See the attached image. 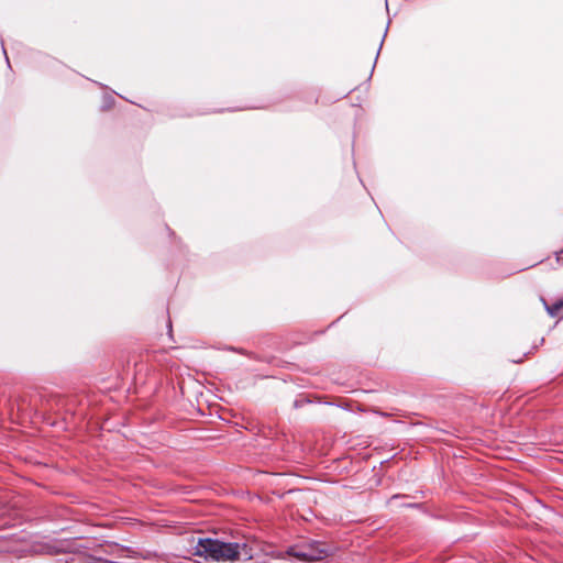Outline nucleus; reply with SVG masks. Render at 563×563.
<instances>
[{"mask_svg":"<svg viewBox=\"0 0 563 563\" xmlns=\"http://www.w3.org/2000/svg\"><path fill=\"white\" fill-rule=\"evenodd\" d=\"M178 544L183 547L180 556L191 559L192 556L202 558L206 562H229L238 560L241 550L245 544L241 545L236 542H222L216 539L196 538L188 533H179Z\"/></svg>","mask_w":563,"mask_h":563,"instance_id":"obj_1","label":"nucleus"},{"mask_svg":"<svg viewBox=\"0 0 563 563\" xmlns=\"http://www.w3.org/2000/svg\"><path fill=\"white\" fill-rule=\"evenodd\" d=\"M287 553L299 560L312 562L320 561L329 556L331 554V549L321 542L313 541L290 547L287 550Z\"/></svg>","mask_w":563,"mask_h":563,"instance_id":"obj_2","label":"nucleus"},{"mask_svg":"<svg viewBox=\"0 0 563 563\" xmlns=\"http://www.w3.org/2000/svg\"><path fill=\"white\" fill-rule=\"evenodd\" d=\"M563 310V298L555 301L554 303L547 306V311L551 317H556Z\"/></svg>","mask_w":563,"mask_h":563,"instance_id":"obj_3","label":"nucleus"},{"mask_svg":"<svg viewBox=\"0 0 563 563\" xmlns=\"http://www.w3.org/2000/svg\"><path fill=\"white\" fill-rule=\"evenodd\" d=\"M168 330H169V334L172 335V333H173V325H172L170 321H169V324H168Z\"/></svg>","mask_w":563,"mask_h":563,"instance_id":"obj_4","label":"nucleus"}]
</instances>
